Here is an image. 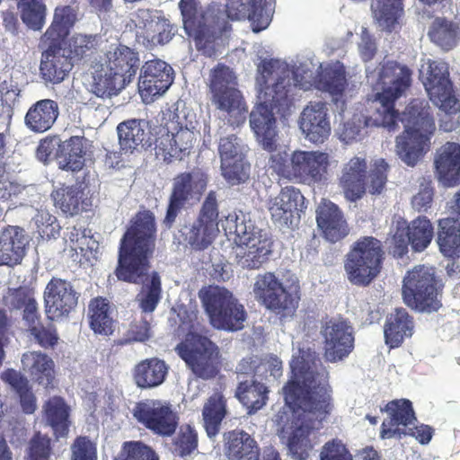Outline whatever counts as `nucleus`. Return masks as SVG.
<instances>
[{"label": "nucleus", "mask_w": 460, "mask_h": 460, "mask_svg": "<svg viewBox=\"0 0 460 460\" xmlns=\"http://www.w3.org/2000/svg\"><path fill=\"white\" fill-rule=\"evenodd\" d=\"M293 378L283 386L286 404L292 410L276 414L279 435H287L288 447L296 460H306L313 449L310 438L315 422L322 424L332 414L334 404L330 373L314 345L299 344L290 363Z\"/></svg>", "instance_id": "f257e3e1"}, {"label": "nucleus", "mask_w": 460, "mask_h": 460, "mask_svg": "<svg viewBox=\"0 0 460 460\" xmlns=\"http://www.w3.org/2000/svg\"><path fill=\"white\" fill-rule=\"evenodd\" d=\"M298 75L293 72L294 83L287 76H279L271 85H265L257 96L258 102L252 108L249 122L258 143L272 153L270 167L280 177L300 183L321 184L327 181L330 166L329 155L321 151L295 150L276 152L278 130L276 115L286 119L292 113L296 102V89L307 90L308 83H300Z\"/></svg>", "instance_id": "f03ea898"}, {"label": "nucleus", "mask_w": 460, "mask_h": 460, "mask_svg": "<svg viewBox=\"0 0 460 460\" xmlns=\"http://www.w3.org/2000/svg\"><path fill=\"white\" fill-rule=\"evenodd\" d=\"M156 243V224L150 210L137 212L122 235L115 275L119 280L143 284Z\"/></svg>", "instance_id": "7ed1b4c3"}, {"label": "nucleus", "mask_w": 460, "mask_h": 460, "mask_svg": "<svg viewBox=\"0 0 460 460\" xmlns=\"http://www.w3.org/2000/svg\"><path fill=\"white\" fill-rule=\"evenodd\" d=\"M411 70L394 60L383 61L376 72V81L373 85L376 92L367 103L372 114L364 117V126L383 127L394 131L397 126L398 111L395 102L411 84Z\"/></svg>", "instance_id": "20e7f679"}, {"label": "nucleus", "mask_w": 460, "mask_h": 460, "mask_svg": "<svg viewBox=\"0 0 460 460\" xmlns=\"http://www.w3.org/2000/svg\"><path fill=\"white\" fill-rule=\"evenodd\" d=\"M403 124V132L396 137V152L409 166H414L429 147V135L435 130V122L427 101L411 100L400 115L397 123ZM398 125L395 131L398 129Z\"/></svg>", "instance_id": "39448f33"}, {"label": "nucleus", "mask_w": 460, "mask_h": 460, "mask_svg": "<svg viewBox=\"0 0 460 460\" xmlns=\"http://www.w3.org/2000/svg\"><path fill=\"white\" fill-rule=\"evenodd\" d=\"M178 6L183 29L197 50L205 57H215L217 40L231 30L223 13L205 10L199 0H180Z\"/></svg>", "instance_id": "423d86ee"}, {"label": "nucleus", "mask_w": 460, "mask_h": 460, "mask_svg": "<svg viewBox=\"0 0 460 460\" xmlns=\"http://www.w3.org/2000/svg\"><path fill=\"white\" fill-rule=\"evenodd\" d=\"M226 231L234 234L236 263L243 269L258 270L270 259L273 241L243 213L229 215Z\"/></svg>", "instance_id": "0eeeda50"}, {"label": "nucleus", "mask_w": 460, "mask_h": 460, "mask_svg": "<svg viewBox=\"0 0 460 460\" xmlns=\"http://www.w3.org/2000/svg\"><path fill=\"white\" fill-rule=\"evenodd\" d=\"M139 62L137 51L126 45H118L106 53L105 73L93 75L92 92L103 99L119 94L135 78Z\"/></svg>", "instance_id": "6e6552de"}, {"label": "nucleus", "mask_w": 460, "mask_h": 460, "mask_svg": "<svg viewBox=\"0 0 460 460\" xmlns=\"http://www.w3.org/2000/svg\"><path fill=\"white\" fill-rule=\"evenodd\" d=\"M199 297L214 328L227 332L243 328L246 311L231 291L219 286H208L199 290Z\"/></svg>", "instance_id": "1a4fd4ad"}, {"label": "nucleus", "mask_w": 460, "mask_h": 460, "mask_svg": "<svg viewBox=\"0 0 460 460\" xmlns=\"http://www.w3.org/2000/svg\"><path fill=\"white\" fill-rule=\"evenodd\" d=\"M438 289L436 269L425 264L416 265L403 278L402 300L407 306L419 312H436L441 307Z\"/></svg>", "instance_id": "9d476101"}, {"label": "nucleus", "mask_w": 460, "mask_h": 460, "mask_svg": "<svg viewBox=\"0 0 460 460\" xmlns=\"http://www.w3.org/2000/svg\"><path fill=\"white\" fill-rule=\"evenodd\" d=\"M383 260L384 251L378 239L373 236L359 238L344 261L348 280L355 286L367 287L380 273Z\"/></svg>", "instance_id": "9b49d317"}, {"label": "nucleus", "mask_w": 460, "mask_h": 460, "mask_svg": "<svg viewBox=\"0 0 460 460\" xmlns=\"http://www.w3.org/2000/svg\"><path fill=\"white\" fill-rule=\"evenodd\" d=\"M256 300L281 319L292 317L301 299L300 286L284 285L273 272L259 274L253 284Z\"/></svg>", "instance_id": "f8f14e48"}, {"label": "nucleus", "mask_w": 460, "mask_h": 460, "mask_svg": "<svg viewBox=\"0 0 460 460\" xmlns=\"http://www.w3.org/2000/svg\"><path fill=\"white\" fill-rule=\"evenodd\" d=\"M175 351L198 378L209 380L220 372L219 348L206 336L189 332L176 346Z\"/></svg>", "instance_id": "ddd939ff"}, {"label": "nucleus", "mask_w": 460, "mask_h": 460, "mask_svg": "<svg viewBox=\"0 0 460 460\" xmlns=\"http://www.w3.org/2000/svg\"><path fill=\"white\" fill-rule=\"evenodd\" d=\"M208 182V174L195 167L190 172L177 174L172 181L165 217L163 220L166 228L172 227L177 217L190 200L199 199Z\"/></svg>", "instance_id": "4468645a"}, {"label": "nucleus", "mask_w": 460, "mask_h": 460, "mask_svg": "<svg viewBox=\"0 0 460 460\" xmlns=\"http://www.w3.org/2000/svg\"><path fill=\"white\" fill-rule=\"evenodd\" d=\"M208 89L211 102L217 110L231 114L243 109L245 102L237 89V77L226 65L218 63L211 69Z\"/></svg>", "instance_id": "2eb2a0df"}, {"label": "nucleus", "mask_w": 460, "mask_h": 460, "mask_svg": "<svg viewBox=\"0 0 460 460\" xmlns=\"http://www.w3.org/2000/svg\"><path fill=\"white\" fill-rule=\"evenodd\" d=\"M218 217L217 195L215 190H210L188 233H183L184 240L196 251L207 249L214 242L219 232Z\"/></svg>", "instance_id": "dca6fc26"}, {"label": "nucleus", "mask_w": 460, "mask_h": 460, "mask_svg": "<svg viewBox=\"0 0 460 460\" xmlns=\"http://www.w3.org/2000/svg\"><path fill=\"white\" fill-rule=\"evenodd\" d=\"M134 417L154 435L172 437L178 426L180 418L169 402L160 400H147L137 403Z\"/></svg>", "instance_id": "f3484780"}, {"label": "nucleus", "mask_w": 460, "mask_h": 460, "mask_svg": "<svg viewBox=\"0 0 460 460\" xmlns=\"http://www.w3.org/2000/svg\"><path fill=\"white\" fill-rule=\"evenodd\" d=\"M424 85L432 102L446 114L460 112V101L454 93L448 66L446 63L429 62Z\"/></svg>", "instance_id": "a211bd4d"}, {"label": "nucleus", "mask_w": 460, "mask_h": 460, "mask_svg": "<svg viewBox=\"0 0 460 460\" xmlns=\"http://www.w3.org/2000/svg\"><path fill=\"white\" fill-rule=\"evenodd\" d=\"M323 339V357L327 362L336 363L347 358L354 349L353 329L346 320L329 319L321 328Z\"/></svg>", "instance_id": "6ab92c4d"}, {"label": "nucleus", "mask_w": 460, "mask_h": 460, "mask_svg": "<svg viewBox=\"0 0 460 460\" xmlns=\"http://www.w3.org/2000/svg\"><path fill=\"white\" fill-rule=\"evenodd\" d=\"M173 82V70L161 59L146 61L140 68L138 91L145 102L164 93Z\"/></svg>", "instance_id": "aec40b11"}, {"label": "nucleus", "mask_w": 460, "mask_h": 460, "mask_svg": "<svg viewBox=\"0 0 460 460\" xmlns=\"http://www.w3.org/2000/svg\"><path fill=\"white\" fill-rule=\"evenodd\" d=\"M79 294L71 282L53 277L44 291L45 313L49 320L67 316L77 305Z\"/></svg>", "instance_id": "412c9836"}, {"label": "nucleus", "mask_w": 460, "mask_h": 460, "mask_svg": "<svg viewBox=\"0 0 460 460\" xmlns=\"http://www.w3.org/2000/svg\"><path fill=\"white\" fill-rule=\"evenodd\" d=\"M329 109L325 102H309L300 113L298 124L305 138L318 145L325 142L332 132Z\"/></svg>", "instance_id": "4be33fe9"}, {"label": "nucleus", "mask_w": 460, "mask_h": 460, "mask_svg": "<svg viewBox=\"0 0 460 460\" xmlns=\"http://www.w3.org/2000/svg\"><path fill=\"white\" fill-rule=\"evenodd\" d=\"M47 46L41 52L40 75L46 84H58L68 77L74 64L71 57L62 49L64 43L40 41Z\"/></svg>", "instance_id": "5701e85b"}, {"label": "nucleus", "mask_w": 460, "mask_h": 460, "mask_svg": "<svg viewBox=\"0 0 460 460\" xmlns=\"http://www.w3.org/2000/svg\"><path fill=\"white\" fill-rule=\"evenodd\" d=\"M273 2L274 0H249L248 4H244L243 0H227L226 13L233 21L248 19L252 31L260 32L271 22Z\"/></svg>", "instance_id": "b1692460"}, {"label": "nucleus", "mask_w": 460, "mask_h": 460, "mask_svg": "<svg viewBox=\"0 0 460 460\" xmlns=\"http://www.w3.org/2000/svg\"><path fill=\"white\" fill-rule=\"evenodd\" d=\"M382 411L387 414V418L381 425L380 438L382 439L402 438V434H405V429L414 424L417 420L412 403L408 399L392 400L385 404Z\"/></svg>", "instance_id": "393cba45"}, {"label": "nucleus", "mask_w": 460, "mask_h": 460, "mask_svg": "<svg viewBox=\"0 0 460 460\" xmlns=\"http://www.w3.org/2000/svg\"><path fill=\"white\" fill-rule=\"evenodd\" d=\"M316 223L323 237L331 243L342 240L349 233L343 212L326 199H323L316 208Z\"/></svg>", "instance_id": "a878e982"}, {"label": "nucleus", "mask_w": 460, "mask_h": 460, "mask_svg": "<svg viewBox=\"0 0 460 460\" xmlns=\"http://www.w3.org/2000/svg\"><path fill=\"white\" fill-rule=\"evenodd\" d=\"M367 162L365 156H353L342 166L339 186L346 199L355 202L366 192Z\"/></svg>", "instance_id": "bb28decb"}, {"label": "nucleus", "mask_w": 460, "mask_h": 460, "mask_svg": "<svg viewBox=\"0 0 460 460\" xmlns=\"http://www.w3.org/2000/svg\"><path fill=\"white\" fill-rule=\"evenodd\" d=\"M435 172L440 182L446 187L460 184V145L447 142L436 153L434 159Z\"/></svg>", "instance_id": "cd10ccee"}, {"label": "nucleus", "mask_w": 460, "mask_h": 460, "mask_svg": "<svg viewBox=\"0 0 460 460\" xmlns=\"http://www.w3.org/2000/svg\"><path fill=\"white\" fill-rule=\"evenodd\" d=\"M79 4L72 0L70 4L58 5L54 9L50 25L40 37V41L65 43L78 21Z\"/></svg>", "instance_id": "c85d7f7f"}, {"label": "nucleus", "mask_w": 460, "mask_h": 460, "mask_svg": "<svg viewBox=\"0 0 460 460\" xmlns=\"http://www.w3.org/2000/svg\"><path fill=\"white\" fill-rule=\"evenodd\" d=\"M51 198L57 208L71 217L87 212L93 206L92 199L80 184H62L51 192Z\"/></svg>", "instance_id": "c756f323"}, {"label": "nucleus", "mask_w": 460, "mask_h": 460, "mask_svg": "<svg viewBox=\"0 0 460 460\" xmlns=\"http://www.w3.org/2000/svg\"><path fill=\"white\" fill-rule=\"evenodd\" d=\"M172 137L155 139V155L166 163H171L172 159L182 160L190 154L196 140L194 132L186 126Z\"/></svg>", "instance_id": "7c9ffc66"}, {"label": "nucleus", "mask_w": 460, "mask_h": 460, "mask_svg": "<svg viewBox=\"0 0 460 460\" xmlns=\"http://www.w3.org/2000/svg\"><path fill=\"white\" fill-rule=\"evenodd\" d=\"M29 243L25 231L8 226L0 232V265L14 266L23 259Z\"/></svg>", "instance_id": "2f4dec72"}, {"label": "nucleus", "mask_w": 460, "mask_h": 460, "mask_svg": "<svg viewBox=\"0 0 460 460\" xmlns=\"http://www.w3.org/2000/svg\"><path fill=\"white\" fill-rule=\"evenodd\" d=\"M119 143L121 150L133 153L152 145L148 124L144 119H131L117 126Z\"/></svg>", "instance_id": "473e14b6"}, {"label": "nucleus", "mask_w": 460, "mask_h": 460, "mask_svg": "<svg viewBox=\"0 0 460 460\" xmlns=\"http://www.w3.org/2000/svg\"><path fill=\"white\" fill-rule=\"evenodd\" d=\"M22 370L31 379L45 388L53 387L55 380L54 361L45 353L28 351L22 357Z\"/></svg>", "instance_id": "72a5a7b5"}, {"label": "nucleus", "mask_w": 460, "mask_h": 460, "mask_svg": "<svg viewBox=\"0 0 460 460\" xmlns=\"http://www.w3.org/2000/svg\"><path fill=\"white\" fill-rule=\"evenodd\" d=\"M436 243L444 258L460 259V223L450 217L437 220Z\"/></svg>", "instance_id": "f704fd0d"}, {"label": "nucleus", "mask_w": 460, "mask_h": 460, "mask_svg": "<svg viewBox=\"0 0 460 460\" xmlns=\"http://www.w3.org/2000/svg\"><path fill=\"white\" fill-rule=\"evenodd\" d=\"M59 114L58 104L51 99H42L33 103L24 117L26 127L33 133L50 129Z\"/></svg>", "instance_id": "c9c22d12"}, {"label": "nucleus", "mask_w": 460, "mask_h": 460, "mask_svg": "<svg viewBox=\"0 0 460 460\" xmlns=\"http://www.w3.org/2000/svg\"><path fill=\"white\" fill-rule=\"evenodd\" d=\"M225 452L230 460H259L260 456L256 440L243 430L225 434Z\"/></svg>", "instance_id": "e433bc0d"}, {"label": "nucleus", "mask_w": 460, "mask_h": 460, "mask_svg": "<svg viewBox=\"0 0 460 460\" xmlns=\"http://www.w3.org/2000/svg\"><path fill=\"white\" fill-rule=\"evenodd\" d=\"M87 139L74 136L58 145L56 157L58 167L64 171L79 172L84 166Z\"/></svg>", "instance_id": "4c0bfd02"}, {"label": "nucleus", "mask_w": 460, "mask_h": 460, "mask_svg": "<svg viewBox=\"0 0 460 460\" xmlns=\"http://www.w3.org/2000/svg\"><path fill=\"white\" fill-rule=\"evenodd\" d=\"M43 416L57 439L68 435L71 425L70 407L63 397L54 395L49 398L43 405Z\"/></svg>", "instance_id": "58836bf2"}, {"label": "nucleus", "mask_w": 460, "mask_h": 460, "mask_svg": "<svg viewBox=\"0 0 460 460\" xmlns=\"http://www.w3.org/2000/svg\"><path fill=\"white\" fill-rule=\"evenodd\" d=\"M2 302L10 312L22 311L23 322L40 312L34 288L27 285L8 288L3 295Z\"/></svg>", "instance_id": "ea45409f"}, {"label": "nucleus", "mask_w": 460, "mask_h": 460, "mask_svg": "<svg viewBox=\"0 0 460 460\" xmlns=\"http://www.w3.org/2000/svg\"><path fill=\"white\" fill-rule=\"evenodd\" d=\"M413 318L404 308H396L387 315L384 326L385 343L392 349L398 348L413 332Z\"/></svg>", "instance_id": "a19ab883"}, {"label": "nucleus", "mask_w": 460, "mask_h": 460, "mask_svg": "<svg viewBox=\"0 0 460 460\" xmlns=\"http://www.w3.org/2000/svg\"><path fill=\"white\" fill-rule=\"evenodd\" d=\"M168 372L165 362L157 358H146L137 364L133 370V378L137 387L153 388L164 383Z\"/></svg>", "instance_id": "79ce46f5"}, {"label": "nucleus", "mask_w": 460, "mask_h": 460, "mask_svg": "<svg viewBox=\"0 0 460 460\" xmlns=\"http://www.w3.org/2000/svg\"><path fill=\"white\" fill-rule=\"evenodd\" d=\"M314 86L332 96H341L348 86L345 66L341 62L328 64L314 80Z\"/></svg>", "instance_id": "37998d69"}, {"label": "nucleus", "mask_w": 460, "mask_h": 460, "mask_svg": "<svg viewBox=\"0 0 460 460\" xmlns=\"http://www.w3.org/2000/svg\"><path fill=\"white\" fill-rule=\"evenodd\" d=\"M269 390L267 386L255 380L240 381L234 395L238 401L248 410L249 413L261 410L268 401Z\"/></svg>", "instance_id": "c03bdc74"}, {"label": "nucleus", "mask_w": 460, "mask_h": 460, "mask_svg": "<svg viewBox=\"0 0 460 460\" xmlns=\"http://www.w3.org/2000/svg\"><path fill=\"white\" fill-rule=\"evenodd\" d=\"M403 227L414 252H422L430 245L434 237V226L426 216H418L410 222L404 219Z\"/></svg>", "instance_id": "a18cd8bd"}, {"label": "nucleus", "mask_w": 460, "mask_h": 460, "mask_svg": "<svg viewBox=\"0 0 460 460\" xmlns=\"http://www.w3.org/2000/svg\"><path fill=\"white\" fill-rule=\"evenodd\" d=\"M89 325L94 333L110 336L114 331V320L111 315L109 302L103 297H95L88 306Z\"/></svg>", "instance_id": "49530a36"}, {"label": "nucleus", "mask_w": 460, "mask_h": 460, "mask_svg": "<svg viewBox=\"0 0 460 460\" xmlns=\"http://www.w3.org/2000/svg\"><path fill=\"white\" fill-rule=\"evenodd\" d=\"M226 415V401L221 393L208 397L202 410L204 427L209 438L215 437L220 430L222 420Z\"/></svg>", "instance_id": "de8ad7c7"}, {"label": "nucleus", "mask_w": 460, "mask_h": 460, "mask_svg": "<svg viewBox=\"0 0 460 460\" xmlns=\"http://www.w3.org/2000/svg\"><path fill=\"white\" fill-rule=\"evenodd\" d=\"M429 38L443 50L453 49L460 38V26L458 23L446 18H437L432 22Z\"/></svg>", "instance_id": "09e8293b"}, {"label": "nucleus", "mask_w": 460, "mask_h": 460, "mask_svg": "<svg viewBox=\"0 0 460 460\" xmlns=\"http://www.w3.org/2000/svg\"><path fill=\"white\" fill-rule=\"evenodd\" d=\"M23 323L26 332L40 347L54 348L58 344V335L56 327L50 323L45 325L41 321L40 312Z\"/></svg>", "instance_id": "8fccbe9b"}, {"label": "nucleus", "mask_w": 460, "mask_h": 460, "mask_svg": "<svg viewBox=\"0 0 460 460\" xmlns=\"http://www.w3.org/2000/svg\"><path fill=\"white\" fill-rule=\"evenodd\" d=\"M371 7L379 24L389 32L403 14L402 0H374Z\"/></svg>", "instance_id": "3c124183"}, {"label": "nucleus", "mask_w": 460, "mask_h": 460, "mask_svg": "<svg viewBox=\"0 0 460 460\" xmlns=\"http://www.w3.org/2000/svg\"><path fill=\"white\" fill-rule=\"evenodd\" d=\"M22 22L31 30L40 31L46 22L47 6L43 0H18Z\"/></svg>", "instance_id": "603ef678"}, {"label": "nucleus", "mask_w": 460, "mask_h": 460, "mask_svg": "<svg viewBox=\"0 0 460 460\" xmlns=\"http://www.w3.org/2000/svg\"><path fill=\"white\" fill-rule=\"evenodd\" d=\"M68 48L71 60L75 58L86 62L97 53L98 39L93 35L75 34L70 39Z\"/></svg>", "instance_id": "864d4df0"}, {"label": "nucleus", "mask_w": 460, "mask_h": 460, "mask_svg": "<svg viewBox=\"0 0 460 460\" xmlns=\"http://www.w3.org/2000/svg\"><path fill=\"white\" fill-rule=\"evenodd\" d=\"M162 293V284L159 274L153 271L150 275V282L143 285L137 296L139 306L145 313H152L155 310Z\"/></svg>", "instance_id": "5fc2aeb1"}, {"label": "nucleus", "mask_w": 460, "mask_h": 460, "mask_svg": "<svg viewBox=\"0 0 460 460\" xmlns=\"http://www.w3.org/2000/svg\"><path fill=\"white\" fill-rule=\"evenodd\" d=\"M164 19L154 15L149 9H138L136 13V27L137 28V37L143 38L147 43H152V35L155 36Z\"/></svg>", "instance_id": "6e6d98bb"}, {"label": "nucleus", "mask_w": 460, "mask_h": 460, "mask_svg": "<svg viewBox=\"0 0 460 460\" xmlns=\"http://www.w3.org/2000/svg\"><path fill=\"white\" fill-rule=\"evenodd\" d=\"M198 448V432L189 424L181 425L172 439V451L179 456H190Z\"/></svg>", "instance_id": "4d7b16f0"}, {"label": "nucleus", "mask_w": 460, "mask_h": 460, "mask_svg": "<svg viewBox=\"0 0 460 460\" xmlns=\"http://www.w3.org/2000/svg\"><path fill=\"white\" fill-rule=\"evenodd\" d=\"M52 455L51 438L37 431L28 442L24 460H51Z\"/></svg>", "instance_id": "13d9d810"}, {"label": "nucleus", "mask_w": 460, "mask_h": 460, "mask_svg": "<svg viewBox=\"0 0 460 460\" xmlns=\"http://www.w3.org/2000/svg\"><path fill=\"white\" fill-rule=\"evenodd\" d=\"M113 460H159L155 450L140 441H126Z\"/></svg>", "instance_id": "bf43d9fd"}, {"label": "nucleus", "mask_w": 460, "mask_h": 460, "mask_svg": "<svg viewBox=\"0 0 460 460\" xmlns=\"http://www.w3.org/2000/svg\"><path fill=\"white\" fill-rule=\"evenodd\" d=\"M280 201L284 202L296 225L306 208L305 199L300 190L295 186L283 187L279 191Z\"/></svg>", "instance_id": "052dcab7"}, {"label": "nucleus", "mask_w": 460, "mask_h": 460, "mask_svg": "<svg viewBox=\"0 0 460 460\" xmlns=\"http://www.w3.org/2000/svg\"><path fill=\"white\" fill-rule=\"evenodd\" d=\"M222 175L231 185L245 182L250 175V164H245L241 157L221 163Z\"/></svg>", "instance_id": "680f3d73"}, {"label": "nucleus", "mask_w": 460, "mask_h": 460, "mask_svg": "<svg viewBox=\"0 0 460 460\" xmlns=\"http://www.w3.org/2000/svg\"><path fill=\"white\" fill-rule=\"evenodd\" d=\"M403 226L404 218H399L395 223L394 230L388 246L389 252L393 257L397 259L405 256L409 252V245L411 246L410 238Z\"/></svg>", "instance_id": "e2e57ef3"}, {"label": "nucleus", "mask_w": 460, "mask_h": 460, "mask_svg": "<svg viewBox=\"0 0 460 460\" xmlns=\"http://www.w3.org/2000/svg\"><path fill=\"white\" fill-rule=\"evenodd\" d=\"M419 182L420 190L411 198V204L415 211L427 212L432 206L435 190L429 178L421 177Z\"/></svg>", "instance_id": "0e129e2a"}, {"label": "nucleus", "mask_w": 460, "mask_h": 460, "mask_svg": "<svg viewBox=\"0 0 460 460\" xmlns=\"http://www.w3.org/2000/svg\"><path fill=\"white\" fill-rule=\"evenodd\" d=\"M91 231L83 226H73L66 228V243L76 254H84L89 246Z\"/></svg>", "instance_id": "69168bd1"}, {"label": "nucleus", "mask_w": 460, "mask_h": 460, "mask_svg": "<svg viewBox=\"0 0 460 460\" xmlns=\"http://www.w3.org/2000/svg\"><path fill=\"white\" fill-rule=\"evenodd\" d=\"M70 449V460H98L96 444L86 436L76 437Z\"/></svg>", "instance_id": "338daca9"}, {"label": "nucleus", "mask_w": 460, "mask_h": 460, "mask_svg": "<svg viewBox=\"0 0 460 460\" xmlns=\"http://www.w3.org/2000/svg\"><path fill=\"white\" fill-rule=\"evenodd\" d=\"M320 460H353V456L341 439L333 438L323 446Z\"/></svg>", "instance_id": "774afa93"}]
</instances>
